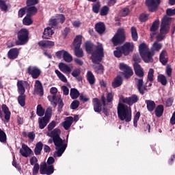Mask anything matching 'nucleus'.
I'll return each mask as SVG.
<instances>
[{"label": "nucleus", "instance_id": "obj_1", "mask_svg": "<svg viewBox=\"0 0 175 175\" xmlns=\"http://www.w3.org/2000/svg\"><path fill=\"white\" fill-rule=\"evenodd\" d=\"M139 102V96L136 94H133L129 97L121 96L119 98V103L118 105V117L121 121L130 122L132 120V109L129 106H133L135 103Z\"/></svg>", "mask_w": 175, "mask_h": 175}, {"label": "nucleus", "instance_id": "obj_2", "mask_svg": "<svg viewBox=\"0 0 175 175\" xmlns=\"http://www.w3.org/2000/svg\"><path fill=\"white\" fill-rule=\"evenodd\" d=\"M47 136L53 139L54 145L55 146L56 151L54 152V158L62 157V154L65 152L68 145L65 144V140H63L61 136V130L56 128L53 131L47 133Z\"/></svg>", "mask_w": 175, "mask_h": 175}, {"label": "nucleus", "instance_id": "obj_3", "mask_svg": "<svg viewBox=\"0 0 175 175\" xmlns=\"http://www.w3.org/2000/svg\"><path fill=\"white\" fill-rule=\"evenodd\" d=\"M85 51L88 54H92L91 59L93 64H100L103 57H105V52L103 45L98 44L95 46L90 41L85 42Z\"/></svg>", "mask_w": 175, "mask_h": 175}, {"label": "nucleus", "instance_id": "obj_4", "mask_svg": "<svg viewBox=\"0 0 175 175\" xmlns=\"http://www.w3.org/2000/svg\"><path fill=\"white\" fill-rule=\"evenodd\" d=\"M18 92L20 96L18 97V102L22 107L25 106V88L26 90H30L31 86L27 81H18L17 84Z\"/></svg>", "mask_w": 175, "mask_h": 175}, {"label": "nucleus", "instance_id": "obj_5", "mask_svg": "<svg viewBox=\"0 0 175 175\" xmlns=\"http://www.w3.org/2000/svg\"><path fill=\"white\" fill-rule=\"evenodd\" d=\"M139 52L144 62H154L152 57L155 55V53L151 52V51H150V49H148V45H147V44L142 42L139 46Z\"/></svg>", "mask_w": 175, "mask_h": 175}, {"label": "nucleus", "instance_id": "obj_6", "mask_svg": "<svg viewBox=\"0 0 175 175\" xmlns=\"http://www.w3.org/2000/svg\"><path fill=\"white\" fill-rule=\"evenodd\" d=\"M83 41V36L78 35L75 37L73 46L75 47V55L78 58H83L84 57V53L83 52V49L80 47L81 46V42Z\"/></svg>", "mask_w": 175, "mask_h": 175}, {"label": "nucleus", "instance_id": "obj_7", "mask_svg": "<svg viewBox=\"0 0 175 175\" xmlns=\"http://www.w3.org/2000/svg\"><path fill=\"white\" fill-rule=\"evenodd\" d=\"M125 29L120 27L118 29L117 32L111 39V42L114 46H118V44H122L125 42Z\"/></svg>", "mask_w": 175, "mask_h": 175}, {"label": "nucleus", "instance_id": "obj_8", "mask_svg": "<svg viewBox=\"0 0 175 175\" xmlns=\"http://www.w3.org/2000/svg\"><path fill=\"white\" fill-rule=\"evenodd\" d=\"M17 35L18 40L16 42V44L18 46H23L29 40V31L27 29H21Z\"/></svg>", "mask_w": 175, "mask_h": 175}, {"label": "nucleus", "instance_id": "obj_9", "mask_svg": "<svg viewBox=\"0 0 175 175\" xmlns=\"http://www.w3.org/2000/svg\"><path fill=\"white\" fill-rule=\"evenodd\" d=\"M1 109L0 108V118L2 121H4V122H9V121H10V116H12L9 107H8L6 105L3 104L1 105Z\"/></svg>", "mask_w": 175, "mask_h": 175}, {"label": "nucleus", "instance_id": "obj_10", "mask_svg": "<svg viewBox=\"0 0 175 175\" xmlns=\"http://www.w3.org/2000/svg\"><path fill=\"white\" fill-rule=\"evenodd\" d=\"M170 21H172V18L167 16H164L163 19L161 20V29H160V33H164L166 35V33H169V31L170 29Z\"/></svg>", "mask_w": 175, "mask_h": 175}, {"label": "nucleus", "instance_id": "obj_11", "mask_svg": "<svg viewBox=\"0 0 175 175\" xmlns=\"http://www.w3.org/2000/svg\"><path fill=\"white\" fill-rule=\"evenodd\" d=\"M27 72L34 79H38L42 75V70L36 66H29L27 69Z\"/></svg>", "mask_w": 175, "mask_h": 175}, {"label": "nucleus", "instance_id": "obj_12", "mask_svg": "<svg viewBox=\"0 0 175 175\" xmlns=\"http://www.w3.org/2000/svg\"><path fill=\"white\" fill-rule=\"evenodd\" d=\"M40 174L51 175L54 173V165H49L46 163H42L40 167Z\"/></svg>", "mask_w": 175, "mask_h": 175}, {"label": "nucleus", "instance_id": "obj_13", "mask_svg": "<svg viewBox=\"0 0 175 175\" xmlns=\"http://www.w3.org/2000/svg\"><path fill=\"white\" fill-rule=\"evenodd\" d=\"M119 68L120 70H122L124 79H129L131 76L133 75V70H132V68L129 67L128 65L124 63H120Z\"/></svg>", "mask_w": 175, "mask_h": 175}, {"label": "nucleus", "instance_id": "obj_14", "mask_svg": "<svg viewBox=\"0 0 175 175\" xmlns=\"http://www.w3.org/2000/svg\"><path fill=\"white\" fill-rule=\"evenodd\" d=\"M120 48L124 55H129V53L133 51L135 45L133 44V42H126Z\"/></svg>", "mask_w": 175, "mask_h": 175}, {"label": "nucleus", "instance_id": "obj_15", "mask_svg": "<svg viewBox=\"0 0 175 175\" xmlns=\"http://www.w3.org/2000/svg\"><path fill=\"white\" fill-rule=\"evenodd\" d=\"M159 3L161 2L158 3V0H146V5L148 6L149 12H155Z\"/></svg>", "mask_w": 175, "mask_h": 175}, {"label": "nucleus", "instance_id": "obj_16", "mask_svg": "<svg viewBox=\"0 0 175 175\" xmlns=\"http://www.w3.org/2000/svg\"><path fill=\"white\" fill-rule=\"evenodd\" d=\"M20 154L25 158H28L32 154V150L30 149L25 144H22V147L19 150Z\"/></svg>", "mask_w": 175, "mask_h": 175}, {"label": "nucleus", "instance_id": "obj_17", "mask_svg": "<svg viewBox=\"0 0 175 175\" xmlns=\"http://www.w3.org/2000/svg\"><path fill=\"white\" fill-rule=\"evenodd\" d=\"M72 66L70 65H68L65 63H59V69L64 73L65 75H70V72H72Z\"/></svg>", "mask_w": 175, "mask_h": 175}, {"label": "nucleus", "instance_id": "obj_18", "mask_svg": "<svg viewBox=\"0 0 175 175\" xmlns=\"http://www.w3.org/2000/svg\"><path fill=\"white\" fill-rule=\"evenodd\" d=\"M159 61L162 65H166L169 61V55L166 49H163L159 55Z\"/></svg>", "mask_w": 175, "mask_h": 175}, {"label": "nucleus", "instance_id": "obj_19", "mask_svg": "<svg viewBox=\"0 0 175 175\" xmlns=\"http://www.w3.org/2000/svg\"><path fill=\"white\" fill-rule=\"evenodd\" d=\"M158 28H159V21H154L150 27V38L154 39L155 35L158 33Z\"/></svg>", "mask_w": 175, "mask_h": 175}, {"label": "nucleus", "instance_id": "obj_20", "mask_svg": "<svg viewBox=\"0 0 175 175\" xmlns=\"http://www.w3.org/2000/svg\"><path fill=\"white\" fill-rule=\"evenodd\" d=\"M92 105L95 113H100L102 111V103L98 98H93Z\"/></svg>", "mask_w": 175, "mask_h": 175}, {"label": "nucleus", "instance_id": "obj_21", "mask_svg": "<svg viewBox=\"0 0 175 175\" xmlns=\"http://www.w3.org/2000/svg\"><path fill=\"white\" fill-rule=\"evenodd\" d=\"M34 91L38 95H40V96H43V85H42V82H40V81H36L34 85Z\"/></svg>", "mask_w": 175, "mask_h": 175}, {"label": "nucleus", "instance_id": "obj_22", "mask_svg": "<svg viewBox=\"0 0 175 175\" xmlns=\"http://www.w3.org/2000/svg\"><path fill=\"white\" fill-rule=\"evenodd\" d=\"M20 54V49L17 48L11 49L8 53L9 59H16Z\"/></svg>", "mask_w": 175, "mask_h": 175}, {"label": "nucleus", "instance_id": "obj_23", "mask_svg": "<svg viewBox=\"0 0 175 175\" xmlns=\"http://www.w3.org/2000/svg\"><path fill=\"white\" fill-rule=\"evenodd\" d=\"M135 84L137 85L139 92L142 95H144V90H147V88L143 86V78H135Z\"/></svg>", "mask_w": 175, "mask_h": 175}, {"label": "nucleus", "instance_id": "obj_24", "mask_svg": "<svg viewBox=\"0 0 175 175\" xmlns=\"http://www.w3.org/2000/svg\"><path fill=\"white\" fill-rule=\"evenodd\" d=\"M38 44L40 47H42V49H51V47H53L55 43L50 40H43L40 41Z\"/></svg>", "mask_w": 175, "mask_h": 175}, {"label": "nucleus", "instance_id": "obj_25", "mask_svg": "<svg viewBox=\"0 0 175 175\" xmlns=\"http://www.w3.org/2000/svg\"><path fill=\"white\" fill-rule=\"evenodd\" d=\"M72 124H73V117L69 116L65 118L62 126L66 131H69V129L72 126Z\"/></svg>", "mask_w": 175, "mask_h": 175}, {"label": "nucleus", "instance_id": "obj_26", "mask_svg": "<svg viewBox=\"0 0 175 175\" xmlns=\"http://www.w3.org/2000/svg\"><path fill=\"white\" fill-rule=\"evenodd\" d=\"M133 67L135 75L138 76V77H143V76H144V72H143V68H142V66H139V64H137V62L134 63Z\"/></svg>", "mask_w": 175, "mask_h": 175}, {"label": "nucleus", "instance_id": "obj_27", "mask_svg": "<svg viewBox=\"0 0 175 175\" xmlns=\"http://www.w3.org/2000/svg\"><path fill=\"white\" fill-rule=\"evenodd\" d=\"M95 30L98 33L102 34L105 31H106V26L105 23L102 22H98L95 25Z\"/></svg>", "mask_w": 175, "mask_h": 175}, {"label": "nucleus", "instance_id": "obj_28", "mask_svg": "<svg viewBox=\"0 0 175 175\" xmlns=\"http://www.w3.org/2000/svg\"><path fill=\"white\" fill-rule=\"evenodd\" d=\"M163 47V45L162 43H159L157 41L154 42L153 44L152 45L150 48V53H155L157 51V53H159L161 51V49Z\"/></svg>", "mask_w": 175, "mask_h": 175}, {"label": "nucleus", "instance_id": "obj_29", "mask_svg": "<svg viewBox=\"0 0 175 175\" xmlns=\"http://www.w3.org/2000/svg\"><path fill=\"white\" fill-rule=\"evenodd\" d=\"M145 103L146 104L148 111H149L150 113H152V111H154L155 109V107L157 106L155 102L151 100H146Z\"/></svg>", "mask_w": 175, "mask_h": 175}, {"label": "nucleus", "instance_id": "obj_30", "mask_svg": "<svg viewBox=\"0 0 175 175\" xmlns=\"http://www.w3.org/2000/svg\"><path fill=\"white\" fill-rule=\"evenodd\" d=\"M53 33L54 31H53V29L50 27H48L44 29L42 38L43 39H49V38H51V36H53Z\"/></svg>", "mask_w": 175, "mask_h": 175}, {"label": "nucleus", "instance_id": "obj_31", "mask_svg": "<svg viewBox=\"0 0 175 175\" xmlns=\"http://www.w3.org/2000/svg\"><path fill=\"white\" fill-rule=\"evenodd\" d=\"M122 85V77L121 76L118 75L112 82L113 88H117Z\"/></svg>", "mask_w": 175, "mask_h": 175}, {"label": "nucleus", "instance_id": "obj_32", "mask_svg": "<svg viewBox=\"0 0 175 175\" xmlns=\"http://www.w3.org/2000/svg\"><path fill=\"white\" fill-rule=\"evenodd\" d=\"M27 16H35L38 13V8L35 6H27L26 8Z\"/></svg>", "mask_w": 175, "mask_h": 175}, {"label": "nucleus", "instance_id": "obj_33", "mask_svg": "<svg viewBox=\"0 0 175 175\" xmlns=\"http://www.w3.org/2000/svg\"><path fill=\"white\" fill-rule=\"evenodd\" d=\"M39 128L40 129H44V127L46 126V125L49 124V122L50 121L49 119H47L46 118H39Z\"/></svg>", "mask_w": 175, "mask_h": 175}, {"label": "nucleus", "instance_id": "obj_34", "mask_svg": "<svg viewBox=\"0 0 175 175\" xmlns=\"http://www.w3.org/2000/svg\"><path fill=\"white\" fill-rule=\"evenodd\" d=\"M165 109L163 108V105H159L154 109V113L156 117H162L163 116V111Z\"/></svg>", "mask_w": 175, "mask_h": 175}, {"label": "nucleus", "instance_id": "obj_35", "mask_svg": "<svg viewBox=\"0 0 175 175\" xmlns=\"http://www.w3.org/2000/svg\"><path fill=\"white\" fill-rule=\"evenodd\" d=\"M43 150V143L38 142L36 144V147L34 148V154L35 155H40L42 154V150Z\"/></svg>", "mask_w": 175, "mask_h": 175}, {"label": "nucleus", "instance_id": "obj_36", "mask_svg": "<svg viewBox=\"0 0 175 175\" xmlns=\"http://www.w3.org/2000/svg\"><path fill=\"white\" fill-rule=\"evenodd\" d=\"M86 77L87 80L90 85H94V84H95V76H94L92 72L88 71Z\"/></svg>", "mask_w": 175, "mask_h": 175}, {"label": "nucleus", "instance_id": "obj_37", "mask_svg": "<svg viewBox=\"0 0 175 175\" xmlns=\"http://www.w3.org/2000/svg\"><path fill=\"white\" fill-rule=\"evenodd\" d=\"M6 2L8 0H0V8L3 12H8V9L10 8V5Z\"/></svg>", "mask_w": 175, "mask_h": 175}, {"label": "nucleus", "instance_id": "obj_38", "mask_svg": "<svg viewBox=\"0 0 175 175\" xmlns=\"http://www.w3.org/2000/svg\"><path fill=\"white\" fill-rule=\"evenodd\" d=\"M131 38L134 42H137V40L139 39V36L137 34V30L136 29V27H131Z\"/></svg>", "mask_w": 175, "mask_h": 175}, {"label": "nucleus", "instance_id": "obj_39", "mask_svg": "<svg viewBox=\"0 0 175 175\" xmlns=\"http://www.w3.org/2000/svg\"><path fill=\"white\" fill-rule=\"evenodd\" d=\"M55 75H57L58 79L61 80V81H62L63 83H68V79H66V77H65V75H64V74H62L61 71H59V70H55Z\"/></svg>", "mask_w": 175, "mask_h": 175}, {"label": "nucleus", "instance_id": "obj_40", "mask_svg": "<svg viewBox=\"0 0 175 175\" xmlns=\"http://www.w3.org/2000/svg\"><path fill=\"white\" fill-rule=\"evenodd\" d=\"M70 96L72 99H77L80 96V92L75 88H72L70 90Z\"/></svg>", "mask_w": 175, "mask_h": 175}, {"label": "nucleus", "instance_id": "obj_41", "mask_svg": "<svg viewBox=\"0 0 175 175\" xmlns=\"http://www.w3.org/2000/svg\"><path fill=\"white\" fill-rule=\"evenodd\" d=\"M157 81L161 83L162 85H166L167 84V79L166 78V76L163 75H158Z\"/></svg>", "mask_w": 175, "mask_h": 175}, {"label": "nucleus", "instance_id": "obj_42", "mask_svg": "<svg viewBox=\"0 0 175 175\" xmlns=\"http://www.w3.org/2000/svg\"><path fill=\"white\" fill-rule=\"evenodd\" d=\"M33 23V21L32 20V18H31V16L26 15V16L23 19V25H31Z\"/></svg>", "mask_w": 175, "mask_h": 175}, {"label": "nucleus", "instance_id": "obj_43", "mask_svg": "<svg viewBox=\"0 0 175 175\" xmlns=\"http://www.w3.org/2000/svg\"><path fill=\"white\" fill-rule=\"evenodd\" d=\"M98 65L93 66V68L94 69V72L97 73V75H102L103 73V66L102 64H99V63L97 64Z\"/></svg>", "mask_w": 175, "mask_h": 175}, {"label": "nucleus", "instance_id": "obj_44", "mask_svg": "<svg viewBox=\"0 0 175 175\" xmlns=\"http://www.w3.org/2000/svg\"><path fill=\"white\" fill-rule=\"evenodd\" d=\"M44 109L42 107V105L37 106L36 114L38 117H43L44 116Z\"/></svg>", "mask_w": 175, "mask_h": 175}, {"label": "nucleus", "instance_id": "obj_45", "mask_svg": "<svg viewBox=\"0 0 175 175\" xmlns=\"http://www.w3.org/2000/svg\"><path fill=\"white\" fill-rule=\"evenodd\" d=\"M63 59L66 62H72V61H73V57H72V55L68 53L66 51V52H64Z\"/></svg>", "mask_w": 175, "mask_h": 175}, {"label": "nucleus", "instance_id": "obj_46", "mask_svg": "<svg viewBox=\"0 0 175 175\" xmlns=\"http://www.w3.org/2000/svg\"><path fill=\"white\" fill-rule=\"evenodd\" d=\"M147 83L154 81V69L150 68L148 72Z\"/></svg>", "mask_w": 175, "mask_h": 175}, {"label": "nucleus", "instance_id": "obj_47", "mask_svg": "<svg viewBox=\"0 0 175 175\" xmlns=\"http://www.w3.org/2000/svg\"><path fill=\"white\" fill-rule=\"evenodd\" d=\"M24 137H29L30 140L33 142L35 140V133L34 132H29L27 133V132L23 133Z\"/></svg>", "mask_w": 175, "mask_h": 175}, {"label": "nucleus", "instance_id": "obj_48", "mask_svg": "<svg viewBox=\"0 0 175 175\" xmlns=\"http://www.w3.org/2000/svg\"><path fill=\"white\" fill-rule=\"evenodd\" d=\"M113 54L115 55V57H116V58H121V57H122V54H124L122 53V51L121 50V47L118 46L116 48V50L113 51Z\"/></svg>", "mask_w": 175, "mask_h": 175}, {"label": "nucleus", "instance_id": "obj_49", "mask_svg": "<svg viewBox=\"0 0 175 175\" xmlns=\"http://www.w3.org/2000/svg\"><path fill=\"white\" fill-rule=\"evenodd\" d=\"M48 99L49 102L51 103L53 106H54L55 107L57 106V96L54 94L53 96H48Z\"/></svg>", "mask_w": 175, "mask_h": 175}, {"label": "nucleus", "instance_id": "obj_50", "mask_svg": "<svg viewBox=\"0 0 175 175\" xmlns=\"http://www.w3.org/2000/svg\"><path fill=\"white\" fill-rule=\"evenodd\" d=\"M7 139L6 133L0 129V142L5 143Z\"/></svg>", "mask_w": 175, "mask_h": 175}, {"label": "nucleus", "instance_id": "obj_51", "mask_svg": "<svg viewBox=\"0 0 175 175\" xmlns=\"http://www.w3.org/2000/svg\"><path fill=\"white\" fill-rule=\"evenodd\" d=\"M92 10L94 13H99V10H100V3L97 2L96 3H94L92 5Z\"/></svg>", "mask_w": 175, "mask_h": 175}, {"label": "nucleus", "instance_id": "obj_52", "mask_svg": "<svg viewBox=\"0 0 175 175\" xmlns=\"http://www.w3.org/2000/svg\"><path fill=\"white\" fill-rule=\"evenodd\" d=\"M52 116H53V109H51V107H49L45 111V116H44V118L48 120H50Z\"/></svg>", "mask_w": 175, "mask_h": 175}, {"label": "nucleus", "instance_id": "obj_53", "mask_svg": "<svg viewBox=\"0 0 175 175\" xmlns=\"http://www.w3.org/2000/svg\"><path fill=\"white\" fill-rule=\"evenodd\" d=\"M79 106H80V101L78 100H75L70 105V109H72V110H76Z\"/></svg>", "mask_w": 175, "mask_h": 175}, {"label": "nucleus", "instance_id": "obj_54", "mask_svg": "<svg viewBox=\"0 0 175 175\" xmlns=\"http://www.w3.org/2000/svg\"><path fill=\"white\" fill-rule=\"evenodd\" d=\"M139 118H140V112H137L133 119V125L135 128H137V122L139 121Z\"/></svg>", "mask_w": 175, "mask_h": 175}, {"label": "nucleus", "instance_id": "obj_55", "mask_svg": "<svg viewBox=\"0 0 175 175\" xmlns=\"http://www.w3.org/2000/svg\"><path fill=\"white\" fill-rule=\"evenodd\" d=\"M147 20H148V14L144 13L140 14L139 21L141 23H146Z\"/></svg>", "mask_w": 175, "mask_h": 175}, {"label": "nucleus", "instance_id": "obj_56", "mask_svg": "<svg viewBox=\"0 0 175 175\" xmlns=\"http://www.w3.org/2000/svg\"><path fill=\"white\" fill-rule=\"evenodd\" d=\"M107 13H109V7L105 5L100 10V16H107Z\"/></svg>", "mask_w": 175, "mask_h": 175}, {"label": "nucleus", "instance_id": "obj_57", "mask_svg": "<svg viewBox=\"0 0 175 175\" xmlns=\"http://www.w3.org/2000/svg\"><path fill=\"white\" fill-rule=\"evenodd\" d=\"M25 12H27V7L21 8L18 12V17L21 18L23 17L24 14H25Z\"/></svg>", "mask_w": 175, "mask_h": 175}, {"label": "nucleus", "instance_id": "obj_58", "mask_svg": "<svg viewBox=\"0 0 175 175\" xmlns=\"http://www.w3.org/2000/svg\"><path fill=\"white\" fill-rule=\"evenodd\" d=\"M39 0H27V6H34V5H38Z\"/></svg>", "mask_w": 175, "mask_h": 175}, {"label": "nucleus", "instance_id": "obj_59", "mask_svg": "<svg viewBox=\"0 0 175 175\" xmlns=\"http://www.w3.org/2000/svg\"><path fill=\"white\" fill-rule=\"evenodd\" d=\"M57 21H59V23H61V24H64L66 20L65 15L59 14L57 16Z\"/></svg>", "mask_w": 175, "mask_h": 175}, {"label": "nucleus", "instance_id": "obj_60", "mask_svg": "<svg viewBox=\"0 0 175 175\" xmlns=\"http://www.w3.org/2000/svg\"><path fill=\"white\" fill-rule=\"evenodd\" d=\"M120 14L121 16H122L123 17L126 16L127 15L129 14V8H123L121 11H120Z\"/></svg>", "mask_w": 175, "mask_h": 175}, {"label": "nucleus", "instance_id": "obj_61", "mask_svg": "<svg viewBox=\"0 0 175 175\" xmlns=\"http://www.w3.org/2000/svg\"><path fill=\"white\" fill-rule=\"evenodd\" d=\"M80 73H81V71L80 70V69L76 68L72 72L71 75L73 77H78Z\"/></svg>", "mask_w": 175, "mask_h": 175}, {"label": "nucleus", "instance_id": "obj_62", "mask_svg": "<svg viewBox=\"0 0 175 175\" xmlns=\"http://www.w3.org/2000/svg\"><path fill=\"white\" fill-rule=\"evenodd\" d=\"M39 169H40L39 164L36 163L33 168V175L38 174V173H39Z\"/></svg>", "mask_w": 175, "mask_h": 175}, {"label": "nucleus", "instance_id": "obj_63", "mask_svg": "<svg viewBox=\"0 0 175 175\" xmlns=\"http://www.w3.org/2000/svg\"><path fill=\"white\" fill-rule=\"evenodd\" d=\"M55 126H57V122L52 121L49 125H48V131H51L52 129H54Z\"/></svg>", "mask_w": 175, "mask_h": 175}, {"label": "nucleus", "instance_id": "obj_64", "mask_svg": "<svg viewBox=\"0 0 175 175\" xmlns=\"http://www.w3.org/2000/svg\"><path fill=\"white\" fill-rule=\"evenodd\" d=\"M166 14L167 16H174L175 15V8L172 9V8H168L166 10Z\"/></svg>", "mask_w": 175, "mask_h": 175}]
</instances>
